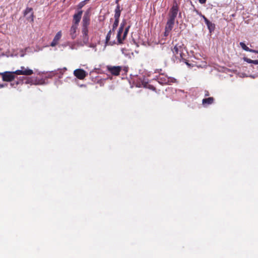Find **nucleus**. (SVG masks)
I'll return each mask as SVG.
<instances>
[{"label":"nucleus","instance_id":"f257e3e1","mask_svg":"<svg viewBox=\"0 0 258 258\" xmlns=\"http://www.w3.org/2000/svg\"><path fill=\"white\" fill-rule=\"evenodd\" d=\"M172 45L173 48H171V50L176 59L179 60V61L182 60L187 66H189L190 64L186 61L187 50L183 42L175 39L173 41Z\"/></svg>","mask_w":258,"mask_h":258},{"label":"nucleus","instance_id":"f03ea898","mask_svg":"<svg viewBox=\"0 0 258 258\" xmlns=\"http://www.w3.org/2000/svg\"><path fill=\"white\" fill-rule=\"evenodd\" d=\"M178 11V6L176 2L174 1L168 14L167 21L165 28V36H168L173 29Z\"/></svg>","mask_w":258,"mask_h":258},{"label":"nucleus","instance_id":"7ed1b4c3","mask_svg":"<svg viewBox=\"0 0 258 258\" xmlns=\"http://www.w3.org/2000/svg\"><path fill=\"white\" fill-rule=\"evenodd\" d=\"M90 24V15L89 11L85 12L82 22V37L83 42L87 44L89 42L88 27Z\"/></svg>","mask_w":258,"mask_h":258},{"label":"nucleus","instance_id":"20e7f679","mask_svg":"<svg viewBox=\"0 0 258 258\" xmlns=\"http://www.w3.org/2000/svg\"><path fill=\"white\" fill-rule=\"evenodd\" d=\"M15 73L14 72H5L0 73V75L2 77V80L5 82H12L15 78Z\"/></svg>","mask_w":258,"mask_h":258},{"label":"nucleus","instance_id":"39448f33","mask_svg":"<svg viewBox=\"0 0 258 258\" xmlns=\"http://www.w3.org/2000/svg\"><path fill=\"white\" fill-rule=\"evenodd\" d=\"M175 81L174 78L164 75H161L158 78V82L161 85H169L171 83L175 82Z\"/></svg>","mask_w":258,"mask_h":258},{"label":"nucleus","instance_id":"423d86ee","mask_svg":"<svg viewBox=\"0 0 258 258\" xmlns=\"http://www.w3.org/2000/svg\"><path fill=\"white\" fill-rule=\"evenodd\" d=\"M21 70H18L14 72L16 75L30 76L33 74L32 70L25 68L24 67H21Z\"/></svg>","mask_w":258,"mask_h":258},{"label":"nucleus","instance_id":"0eeeda50","mask_svg":"<svg viewBox=\"0 0 258 258\" xmlns=\"http://www.w3.org/2000/svg\"><path fill=\"white\" fill-rule=\"evenodd\" d=\"M107 70L112 75L118 76L121 71V67L120 66H107Z\"/></svg>","mask_w":258,"mask_h":258},{"label":"nucleus","instance_id":"6e6552de","mask_svg":"<svg viewBox=\"0 0 258 258\" xmlns=\"http://www.w3.org/2000/svg\"><path fill=\"white\" fill-rule=\"evenodd\" d=\"M74 74L75 77L80 80L84 79L87 75L86 72L81 69L75 70L74 72Z\"/></svg>","mask_w":258,"mask_h":258},{"label":"nucleus","instance_id":"1a4fd4ad","mask_svg":"<svg viewBox=\"0 0 258 258\" xmlns=\"http://www.w3.org/2000/svg\"><path fill=\"white\" fill-rule=\"evenodd\" d=\"M126 24V22L125 20L122 21L121 23L120 24V27L119 28L117 34V42L119 44H122V36L121 34L123 33L124 27Z\"/></svg>","mask_w":258,"mask_h":258},{"label":"nucleus","instance_id":"9d476101","mask_svg":"<svg viewBox=\"0 0 258 258\" xmlns=\"http://www.w3.org/2000/svg\"><path fill=\"white\" fill-rule=\"evenodd\" d=\"M30 13V15L27 17V20L32 23L34 22V13L33 12V9L32 8L27 7L24 11L23 14L24 16H26L28 14Z\"/></svg>","mask_w":258,"mask_h":258},{"label":"nucleus","instance_id":"9b49d317","mask_svg":"<svg viewBox=\"0 0 258 258\" xmlns=\"http://www.w3.org/2000/svg\"><path fill=\"white\" fill-rule=\"evenodd\" d=\"M83 11L80 10L77 13H75L73 16V25L78 26V24L81 19Z\"/></svg>","mask_w":258,"mask_h":258},{"label":"nucleus","instance_id":"f8f14e48","mask_svg":"<svg viewBox=\"0 0 258 258\" xmlns=\"http://www.w3.org/2000/svg\"><path fill=\"white\" fill-rule=\"evenodd\" d=\"M61 35H62L61 31H58L56 33V34L54 36L52 41L50 43V46L52 47H54V46H56L58 43V42L61 37Z\"/></svg>","mask_w":258,"mask_h":258},{"label":"nucleus","instance_id":"ddd939ff","mask_svg":"<svg viewBox=\"0 0 258 258\" xmlns=\"http://www.w3.org/2000/svg\"><path fill=\"white\" fill-rule=\"evenodd\" d=\"M202 16L203 17L204 21L210 31L211 32L212 31H213L215 28V25L210 22L205 16Z\"/></svg>","mask_w":258,"mask_h":258},{"label":"nucleus","instance_id":"4468645a","mask_svg":"<svg viewBox=\"0 0 258 258\" xmlns=\"http://www.w3.org/2000/svg\"><path fill=\"white\" fill-rule=\"evenodd\" d=\"M77 29H78V26L76 25L73 24V25L71 27V29L70 30V34L71 36V38L73 39H74L75 38H76V37L77 36L76 32H77Z\"/></svg>","mask_w":258,"mask_h":258},{"label":"nucleus","instance_id":"2eb2a0df","mask_svg":"<svg viewBox=\"0 0 258 258\" xmlns=\"http://www.w3.org/2000/svg\"><path fill=\"white\" fill-rule=\"evenodd\" d=\"M214 99L213 97H209L207 98H204L202 100V103L204 105H210L213 103Z\"/></svg>","mask_w":258,"mask_h":258},{"label":"nucleus","instance_id":"dca6fc26","mask_svg":"<svg viewBox=\"0 0 258 258\" xmlns=\"http://www.w3.org/2000/svg\"><path fill=\"white\" fill-rule=\"evenodd\" d=\"M122 9H120V6H116L114 12V19H119V17L120 16L121 12Z\"/></svg>","mask_w":258,"mask_h":258},{"label":"nucleus","instance_id":"f3484780","mask_svg":"<svg viewBox=\"0 0 258 258\" xmlns=\"http://www.w3.org/2000/svg\"><path fill=\"white\" fill-rule=\"evenodd\" d=\"M239 44L242 48L246 51L251 52H254V51H255V50L250 49L249 47H248L244 42H240Z\"/></svg>","mask_w":258,"mask_h":258},{"label":"nucleus","instance_id":"a211bd4d","mask_svg":"<svg viewBox=\"0 0 258 258\" xmlns=\"http://www.w3.org/2000/svg\"><path fill=\"white\" fill-rule=\"evenodd\" d=\"M130 28V26H128L127 27L125 28L124 31H123V34L122 36V44L123 43V41L126 38V36L128 34L129 29Z\"/></svg>","mask_w":258,"mask_h":258},{"label":"nucleus","instance_id":"6ab92c4d","mask_svg":"<svg viewBox=\"0 0 258 258\" xmlns=\"http://www.w3.org/2000/svg\"><path fill=\"white\" fill-rule=\"evenodd\" d=\"M111 32H112V30H109V31L108 32V33L106 35V39H105L106 45L111 44V42H109V40L110 39Z\"/></svg>","mask_w":258,"mask_h":258},{"label":"nucleus","instance_id":"aec40b11","mask_svg":"<svg viewBox=\"0 0 258 258\" xmlns=\"http://www.w3.org/2000/svg\"><path fill=\"white\" fill-rule=\"evenodd\" d=\"M119 19H115L114 22L112 25V31H114L115 29L117 27L119 23Z\"/></svg>","mask_w":258,"mask_h":258},{"label":"nucleus","instance_id":"412c9836","mask_svg":"<svg viewBox=\"0 0 258 258\" xmlns=\"http://www.w3.org/2000/svg\"><path fill=\"white\" fill-rule=\"evenodd\" d=\"M86 5V1L80 2L78 5V8L81 9Z\"/></svg>","mask_w":258,"mask_h":258},{"label":"nucleus","instance_id":"4be33fe9","mask_svg":"<svg viewBox=\"0 0 258 258\" xmlns=\"http://www.w3.org/2000/svg\"><path fill=\"white\" fill-rule=\"evenodd\" d=\"M20 83V82L19 81H16V82H14L13 83H11V86L13 87H16L17 86H18L19 84ZM21 84H23V82H21Z\"/></svg>","mask_w":258,"mask_h":258},{"label":"nucleus","instance_id":"5701e85b","mask_svg":"<svg viewBox=\"0 0 258 258\" xmlns=\"http://www.w3.org/2000/svg\"><path fill=\"white\" fill-rule=\"evenodd\" d=\"M147 87H148L149 89L152 90H153V91H156V88H155L154 86H153V85H148V86H147Z\"/></svg>","mask_w":258,"mask_h":258},{"label":"nucleus","instance_id":"b1692460","mask_svg":"<svg viewBox=\"0 0 258 258\" xmlns=\"http://www.w3.org/2000/svg\"><path fill=\"white\" fill-rule=\"evenodd\" d=\"M199 3L201 4H204L206 3L207 0H198Z\"/></svg>","mask_w":258,"mask_h":258},{"label":"nucleus","instance_id":"393cba45","mask_svg":"<svg viewBox=\"0 0 258 258\" xmlns=\"http://www.w3.org/2000/svg\"><path fill=\"white\" fill-rule=\"evenodd\" d=\"M246 61L248 63H252V61H253V60H251L249 58H247L246 59Z\"/></svg>","mask_w":258,"mask_h":258},{"label":"nucleus","instance_id":"a878e982","mask_svg":"<svg viewBox=\"0 0 258 258\" xmlns=\"http://www.w3.org/2000/svg\"><path fill=\"white\" fill-rule=\"evenodd\" d=\"M252 63L258 64V60H253Z\"/></svg>","mask_w":258,"mask_h":258},{"label":"nucleus","instance_id":"bb28decb","mask_svg":"<svg viewBox=\"0 0 258 258\" xmlns=\"http://www.w3.org/2000/svg\"><path fill=\"white\" fill-rule=\"evenodd\" d=\"M7 86V84H0V88H3V87H6Z\"/></svg>","mask_w":258,"mask_h":258},{"label":"nucleus","instance_id":"cd10ccee","mask_svg":"<svg viewBox=\"0 0 258 258\" xmlns=\"http://www.w3.org/2000/svg\"><path fill=\"white\" fill-rule=\"evenodd\" d=\"M120 0H116L115 1V4L117 5V6H120L119 4V2Z\"/></svg>","mask_w":258,"mask_h":258},{"label":"nucleus","instance_id":"c85d7f7f","mask_svg":"<svg viewBox=\"0 0 258 258\" xmlns=\"http://www.w3.org/2000/svg\"><path fill=\"white\" fill-rule=\"evenodd\" d=\"M194 11H195V12H196L198 14H200L202 15L201 13L200 12H199L198 10H196V9H195Z\"/></svg>","mask_w":258,"mask_h":258},{"label":"nucleus","instance_id":"c756f323","mask_svg":"<svg viewBox=\"0 0 258 258\" xmlns=\"http://www.w3.org/2000/svg\"><path fill=\"white\" fill-rule=\"evenodd\" d=\"M209 95V93L208 91H206L205 96H208Z\"/></svg>","mask_w":258,"mask_h":258},{"label":"nucleus","instance_id":"7c9ffc66","mask_svg":"<svg viewBox=\"0 0 258 258\" xmlns=\"http://www.w3.org/2000/svg\"><path fill=\"white\" fill-rule=\"evenodd\" d=\"M254 53L258 54V50H255V51H254Z\"/></svg>","mask_w":258,"mask_h":258}]
</instances>
